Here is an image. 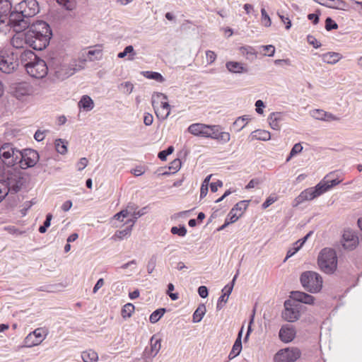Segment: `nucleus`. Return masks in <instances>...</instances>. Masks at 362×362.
I'll list each match as a JSON object with an SVG mask.
<instances>
[{"label": "nucleus", "instance_id": "obj_5", "mask_svg": "<svg viewBox=\"0 0 362 362\" xmlns=\"http://www.w3.org/2000/svg\"><path fill=\"white\" fill-rule=\"evenodd\" d=\"M21 156V151L11 143H4L0 146V158L4 164L8 167L18 164Z\"/></svg>", "mask_w": 362, "mask_h": 362}, {"label": "nucleus", "instance_id": "obj_45", "mask_svg": "<svg viewBox=\"0 0 362 362\" xmlns=\"http://www.w3.org/2000/svg\"><path fill=\"white\" fill-rule=\"evenodd\" d=\"M215 139L223 143H227L230 140V135L228 132H220V129H218Z\"/></svg>", "mask_w": 362, "mask_h": 362}, {"label": "nucleus", "instance_id": "obj_54", "mask_svg": "<svg viewBox=\"0 0 362 362\" xmlns=\"http://www.w3.org/2000/svg\"><path fill=\"white\" fill-rule=\"evenodd\" d=\"M173 151H174L173 146H170L166 150L160 151L158 153V156L161 160H165L167 158V156L168 155L171 154L173 152Z\"/></svg>", "mask_w": 362, "mask_h": 362}, {"label": "nucleus", "instance_id": "obj_1", "mask_svg": "<svg viewBox=\"0 0 362 362\" xmlns=\"http://www.w3.org/2000/svg\"><path fill=\"white\" fill-rule=\"evenodd\" d=\"M11 4L8 0H0V30L10 26L14 31H23L29 27L30 23L21 11L16 7V11L11 12Z\"/></svg>", "mask_w": 362, "mask_h": 362}, {"label": "nucleus", "instance_id": "obj_25", "mask_svg": "<svg viewBox=\"0 0 362 362\" xmlns=\"http://www.w3.org/2000/svg\"><path fill=\"white\" fill-rule=\"evenodd\" d=\"M291 296L296 301L308 305H313L315 302V298L313 296L302 291H293Z\"/></svg>", "mask_w": 362, "mask_h": 362}, {"label": "nucleus", "instance_id": "obj_61", "mask_svg": "<svg viewBox=\"0 0 362 362\" xmlns=\"http://www.w3.org/2000/svg\"><path fill=\"white\" fill-rule=\"evenodd\" d=\"M307 39L308 43L312 45L315 48H319L320 47H321V43L319 41H317L315 37L312 35H308Z\"/></svg>", "mask_w": 362, "mask_h": 362}, {"label": "nucleus", "instance_id": "obj_48", "mask_svg": "<svg viewBox=\"0 0 362 362\" xmlns=\"http://www.w3.org/2000/svg\"><path fill=\"white\" fill-rule=\"evenodd\" d=\"M170 232L174 235H178L180 237H184L187 233V229L184 226H180V228L173 226L171 228Z\"/></svg>", "mask_w": 362, "mask_h": 362}, {"label": "nucleus", "instance_id": "obj_57", "mask_svg": "<svg viewBox=\"0 0 362 362\" xmlns=\"http://www.w3.org/2000/svg\"><path fill=\"white\" fill-rule=\"evenodd\" d=\"M145 209H146V208H143V209H141V210H139L138 211H134L133 213H132L133 218L128 220L127 221V223L132 224V221H135V222H136L138 218H139L141 216L145 214V213H146L145 212Z\"/></svg>", "mask_w": 362, "mask_h": 362}, {"label": "nucleus", "instance_id": "obj_8", "mask_svg": "<svg viewBox=\"0 0 362 362\" xmlns=\"http://www.w3.org/2000/svg\"><path fill=\"white\" fill-rule=\"evenodd\" d=\"M6 179H2L5 182L8 189V193L16 194L21 190L25 183V178L20 170L16 169L8 170L5 173Z\"/></svg>", "mask_w": 362, "mask_h": 362}, {"label": "nucleus", "instance_id": "obj_58", "mask_svg": "<svg viewBox=\"0 0 362 362\" xmlns=\"http://www.w3.org/2000/svg\"><path fill=\"white\" fill-rule=\"evenodd\" d=\"M277 14H278V16L279 17V18L281 19V22L286 25V29L289 30L292 25L291 21L289 19V18L284 16L283 14H281L279 12L277 13Z\"/></svg>", "mask_w": 362, "mask_h": 362}, {"label": "nucleus", "instance_id": "obj_14", "mask_svg": "<svg viewBox=\"0 0 362 362\" xmlns=\"http://www.w3.org/2000/svg\"><path fill=\"white\" fill-rule=\"evenodd\" d=\"M301 355V352L298 348H291L281 349L277 352L275 356L276 362H295Z\"/></svg>", "mask_w": 362, "mask_h": 362}, {"label": "nucleus", "instance_id": "obj_24", "mask_svg": "<svg viewBox=\"0 0 362 362\" xmlns=\"http://www.w3.org/2000/svg\"><path fill=\"white\" fill-rule=\"evenodd\" d=\"M285 310L282 313L283 318L288 322H295L300 317V312L296 305L288 307L287 301L284 303Z\"/></svg>", "mask_w": 362, "mask_h": 362}, {"label": "nucleus", "instance_id": "obj_19", "mask_svg": "<svg viewBox=\"0 0 362 362\" xmlns=\"http://www.w3.org/2000/svg\"><path fill=\"white\" fill-rule=\"evenodd\" d=\"M249 201L243 200L237 203L230 211L226 218L233 223L236 222L242 216L248 206Z\"/></svg>", "mask_w": 362, "mask_h": 362}, {"label": "nucleus", "instance_id": "obj_22", "mask_svg": "<svg viewBox=\"0 0 362 362\" xmlns=\"http://www.w3.org/2000/svg\"><path fill=\"white\" fill-rule=\"evenodd\" d=\"M151 348L148 349V348H146V349L144 351V358H153L155 357L159 352L161 348V340L160 339H156L155 335H153L151 338Z\"/></svg>", "mask_w": 362, "mask_h": 362}, {"label": "nucleus", "instance_id": "obj_55", "mask_svg": "<svg viewBox=\"0 0 362 362\" xmlns=\"http://www.w3.org/2000/svg\"><path fill=\"white\" fill-rule=\"evenodd\" d=\"M338 28V25L329 17L327 18L325 21V29L327 31L335 30Z\"/></svg>", "mask_w": 362, "mask_h": 362}, {"label": "nucleus", "instance_id": "obj_51", "mask_svg": "<svg viewBox=\"0 0 362 362\" xmlns=\"http://www.w3.org/2000/svg\"><path fill=\"white\" fill-rule=\"evenodd\" d=\"M302 150H303L302 145L300 143L296 144L293 146V148L290 152L289 156L286 159V161H288L291 159V158H292L297 153H300L302 151Z\"/></svg>", "mask_w": 362, "mask_h": 362}, {"label": "nucleus", "instance_id": "obj_15", "mask_svg": "<svg viewBox=\"0 0 362 362\" xmlns=\"http://www.w3.org/2000/svg\"><path fill=\"white\" fill-rule=\"evenodd\" d=\"M47 333L42 328L35 329L29 333L24 339V347H33L40 344L45 339Z\"/></svg>", "mask_w": 362, "mask_h": 362}, {"label": "nucleus", "instance_id": "obj_53", "mask_svg": "<svg viewBox=\"0 0 362 362\" xmlns=\"http://www.w3.org/2000/svg\"><path fill=\"white\" fill-rule=\"evenodd\" d=\"M119 88L121 89L123 88L124 92L125 93L130 94L132 93V91L134 90V85L131 82L127 81V82L121 83L119 85Z\"/></svg>", "mask_w": 362, "mask_h": 362}, {"label": "nucleus", "instance_id": "obj_9", "mask_svg": "<svg viewBox=\"0 0 362 362\" xmlns=\"http://www.w3.org/2000/svg\"><path fill=\"white\" fill-rule=\"evenodd\" d=\"M18 55L6 50L0 51V70L5 74L13 72L18 66Z\"/></svg>", "mask_w": 362, "mask_h": 362}, {"label": "nucleus", "instance_id": "obj_6", "mask_svg": "<svg viewBox=\"0 0 362 362\" xmlns=\"http://www.w3.org/2000/svg\"><path fill=\"white\" fill-rule=\"evenodd\" d=\"M167 99V96L161 93H156L152 95V106L156 116L161 120L166 119L170 114V105Z\"/></svg>", "mask_w": 362, "mask_h": 362}, {"label": "nucleus", "instance_id": "obj_10", "mask_svg": "<svg viewBox=\"0 0 362 362\" xmlns=\"http://www.w3.org/2000/svg\"><path fill=\"white\" fill-rule=\"evenodd\" d=\"M25 69L31 77L42 78L47 76L49 67L44 60L37 57L35 60L25 63Z\"/></svg>", "mask_w": 362, "mask_h": 362}, {"label": "nucleus", "instance_id": "obj_16", "mask_svg": "<svg viewBox=\"0 0 362 362\" xmlns=\"http://www.w3.org/2000/svg\"><path fill=\"white\" fill-rule=\"evenodd\" d=\"M17 6L18 9L21 11L26 18L35 16L40 11L38 2L36 0H23Z\"/></svg>", "mask_w": 362, "mask_h": 362}, {"label": "nucleus", "instance_id": "obj_42", "mask_svg": "<svg viewBox=\"0 0 362 362\" xmlns=\"http://www.w3.org/2000/svg\"><path fill=\"white\" fill-rule=\"evenodd\" d=\"M166 310L165 308H159L156 310L153 311L149 317V320L151 323L157 322L165 314Z\"/></svg>", "mask_w": 362, "mask_h": 362}, {"label": "nucleus", "instance_id": "obj_40", "mask_svg": "<svg viewBox=\"0 0 362 362\" xmlns=\"http://www.w3.org/2000/svg\"><path fill=\"white\" fill-rule=\"evenodd\" d=\"M248 120L249 118L248 116L247 115L239 117L233 122V127L236 129L238 132H240L245 127Z\"/></svg>", "mask_w": 362, "mask_h": 362}, {"label": "nucleus", "instance_id": "obj_33", "mask_svg": "<svg viewBox=\"0 0 362 362\" xmlns=\"http://www.w3.org/2000/svg\"><path fill=\"white\" fill-rule=\"evenodd\" d=\"M327 177H325L324 180L320 181L318 184L321 185L322 187L321 189L322 194L330 189L334 186H336L340 182V180L337 179L333 180H326Z\"/></svg>", "mask_w": 362, "mask_h": 362}, {"label": "nucleus", "instance_id": "obj_36", "mask_svg": "<svg viewBox=\"0 0 362 362\" xmlns=\"http://www.w3.org/2000/svg\"><path fill=\"white\" fill-rule=\"evenodd\" d=\"M206 311V308L204 304H201L196 309L194 313H193V322H199L202 318L204 317Z\"/></svg>", "mask_w": 362, "mask_h": 362}, {"label": "nucleus", "instance_id": "obj_34", "mask_svg": "<svg viewBox=\"0 0 362 362\" xmlns=\"http://www.w3.org/2000/svg\"><path fill=\"white\" fill-rule=\"evenodd\" d=\"M253 139L260 141H269L271 139L270 133L263 129H257L252 132Z\"/></svg>", "mask_w": 362, "mask_h": 362}, {"label": "nucleus", "instance_id": "obj_56", "mask_svg": "<svg viewBox=\"0 0 362 362\" xmlns=\"http://www.w3.org/2000/svg\"><path fill=\"white\" fill-rule=\"evenodd\" d=\"M157 259L155 256H152L147 264V271L148 274L153 273L156 268Z\"/></svg>", "mask_w": 362, "mask_h": 362}, {"label": "nucleus", "instance_id": "obj_41", "mask_svg": "<svg viewBox=\"0 0 362 362\" xmlns=\"http://www.w3.org/2000/svg\"><path fill=\"white\" fill-rule=\"evenodd\" d=\"M219 129V127L217 125L206 124V129H205L206 134H204V137L215 139Z\"/></svg>", "mask_w": 362, "mask_h": 362}, {"label": "nucleus", "instance_id": "obj_27", "mask_svg": "<svg viewBox=\"0 0 362 362\" xmlns=\"http://www.w3.org/2000/svg\"><path fill=\"white\" fill-rule=\"evenodd\" d=\"M243 327H242L240 331L239 332L238 338L236 339V340L233 346L232 350L230 351V352L228 355V358L230 360L238 356L240 354V353L241 352V350H242L241 337H242V334H243Z\"/></svg>", "mask_w": 362, "mask_h": 362}, {"label": "nucleus", "instance_id": "obj_13", "mask_svg": "<svg viewBox=\"0 0 362 362\" xmlns=\"http://www.w3.org/2000/svg\"><path fill=\"white\" fill-rule=\"evenodd\" d=\"M322 186L317 184L314 187L303 190L293 201V206H297L305 201H310L322 194Z\"/></svg>", "mask_w": 362, "mask_h": 362}, {"label": "nucleus", "instance_id": "obj_52", "mask_svg": "<svg viewBox=\"0 0 362 362\" xmlns=\"http://www.w3.org/2000/svg\"><path fill=\"white\" fill-rule=\"evenodd\" d=\"M8 194V189L7 188L5 182L0 180V202L6 197Z\"/></svg>", "mask_w": 362, "mask_h": 362}, {"label": "nucleus", "instance_id": "obj_60", "mask_svg": "<svg viewBox=\"0 0 362 362\" xmlns=\"http://www.w3.org/2000/svg\"><path fill=\"white\" fill-rule=\"evenodd\" d=\"M4 230L8 231V233H9L10 234H12V235H20L23 233L22 231L19 230L18 228H16L14 226H6L4 228Z\"/></svg>", "mask_w": 362, "mask_h": 362}, {"label": "nucleus", "instance_id": "obj_29", "mask_svg": "<svg viewBox=\"0 0 362 362\" xmlns=\"http://www.w3.org/2000/svg\"><path fill=\"white\" fill-rule=\"evenodd\" d=\"M282 120V114L281 112H272L268 117V122L270 127L274 130H279L280 122Z\"/></svg>", "mask_w": 362, "mask_h": 362}, {"label": "nucleus", "instance_id": "obj_62", "mask_svg": "<svg viewBox=\"0 0 362 362\" xmlns=\"http://www.w3.org/2000/svg\"><path fill=\"white\" fill-rule=\"evenodd\" d=\"M354 6L353 7L355 11L362 17V1L351 0Z\"/></svg>", "mask_w": 362, "mask_h": 362}, {"label": "nucleus", "instance_id": "obj_59", "mask_svg": "<svg viewBox=\"0 0 362 362\" xmlns=\"http://www.w3.org/2000/svg\"><path fill=\"white\" fill-rule=\"evenodd\" d=\"M206 57L207 63L209 64H211L216 60V54L214 52L208 50L206 52Z\"/></svg>", "mask_w": 362, "mask_h": 362}, {"label": "nucleus", "instance_id": "obj_26", "mask_svg": "<svg viewBox=\"0 0 362 362\" xmlns=\"http://www.w3.org/2000/svg\"><path fill=\"white\" fill-rule=\"evenodd\" d=\"M324 63L328 64H335L342 59V55L339 52H329L321 55Z\"/></svg>", "mask_w": 362, "mask_h": 362}, {"label": "nucleus", "instance_id": "obj_17", "mask_svg": "<svg viewBox=\"0 0 362 362\" xmlns=\"http://www.w3.org/2000/svg\"><path fill=\"white\" fill-rule=\"evenodd\" d=\"M16 34L11 40V45L16 49H23L25 45H28L33 48L31 42L33 38L28 36V32L23 33L22 31H15Z\"/></svg>", "mask_w": 362, "mask_h": 362}, {"label": "nucleus", "instance_id": "obj_44", "mask_svg": "<svg viewBox=\"0 0 362 362\" xmlns=\"http://www.w3.org/2000/svg\"><path fill=\"white\" fill-rule=\"evenodd\" d=\"M57 2L68 11H72L76 7L75 0H56Z\"/></svg>", "mask_w": 362, "mask_h": 362}, {"label": "nucleus", "instance_id": "obj_3", "mask_svg": "<svg viewBox=\"0 0 362 362\" xmlns=\"http://www.w3.org/2000/svg\"><path fill=\"white\" fill-rule=\"evenodd\" d=\"M317 264L322 272L327 274H333L337 268L336 251L330 247L323 248L317 257Z\"/></svg>", "mask_w": 362, "mask_h": 362}, {"label": "nucleus", "instance_id": "obj_37", "mask_svg": "<svg viewBox=\"0 0 362 362\" xmlns=\"http://www.w3.org/2000/svg\"><path fill=\"white\" fill-rule=\"evenodd\" d=\"M21 61L23 65H25V63L28 62L35 60L37 57L35 54L31 50H24L21 54Z\"/></svg>", "mask_w": 362, "mask_h": 362}, {"label": "nucleus", "instance_id": "obj_35", "mask_svg": "<svg viewBox=\"0 0 362 362\" xmlns=\"http://www.w3.org/2000/svg\"><path fill=\"white\" fill-rule=\"evenodd\" d=\"M134 223L135 221H132V224H131L129 227H127L125 229L122 230H117L114 235L113 238L115 240H121L130 236Z\"/></svg>", "mask_w": 362, "mask_h": 362}, {"label": "nucleus", "instance_id": "obj_31", "mask_svg": "<svg viewBox=\"0 0 362 362\" xmlns=\"http://www.w3.org/2000/svg\"><path fill=\"white\" fill-rule=\"evenodd\" d=\"M226 66L232 73L240 74L247 71L243 64L237 62H228L226 64Z\"/></svg>", "mask_w": 362, "mask_h": 362}, {"label": "nucleus", "instance_id": "obj_20", "mask_svg": "<svg viewBox=\"0 0 362 362\" xmlns=\"http://www.w3.org/2000/svg\"><path fill=\"white\" fill-rule=\"evenodd\" d=\"M103 49L102 46L97 45L93 47H90L88 51H85L81 54V59L83 61L93 62L95 60H100L103 57Z\"/></svg>", "mask_w": 362, "mask_h": 362}, {"label": "nucleus", "instance_id": "obj_30", "mask_svg": "<svg viewBox=\"0 0 362 362\" xmlns=\"http://www.w3.org/2000/svg\"><path fill=\"white\" fill-rule=\"evenodd\" d=\"M78 107L85 111H90L94 108V102L90 96L85 95L79 100Z\"/></svg>", "mask_w": 362, "mask_h": 362}, {"label": "nucleus", "instance_id": "obj_18", "mask_svg": "<svg viewBox=\"0 0 362 362\" xmlns=\"http://www.w3.org/2000/svg\"><path fill=\"white\" fill-rule=\"evenodd\" d=\"M341 243L345 249L352 250L357 247L359 240L354 231L347 229L343 233Z\"/></svg>", "mask_w": 362, "mask_h": 362}, {"label": "nucleus", "instance_id": "obj_4", "mask_svg": "<svg viewBox=\"0 0 362 362\" xmlns=\"http://www.w3.org/2000/svg\"><path fill=\"white\" fill-rule=\"evenodd\" d=\"M300 281L303 287L312 293L320 292L322 288V278L315 272L306 271L303 272Z\"/></svg>", "mask_w": 362, "mask_h": 362}, {"label": "nucleus", "instance_id": "obj_12", "mask_svg": "<svg viewBox=\"0 0 362 362\" xmlns=\"http://www.w3.org/2000/svg\"><path fill=\"white\" fill-rule=\"evenodd\" d=\"M40 158L38 153L33 149H24L21 151V156L18 163L22 169L33 167Z\"/></svg>", "mask_w": 362, "mask_h": 362}, {"label": "nucleus", "instance_id": "obj_49", "mask_svg": "<svg viewBox=\"0 0 362 362\" xmlns=\"http://www.w3.org/2000/svg\"><path fill=\"white\" fill-rule=\"evenodd\" d=\"M261 15H262V21L264 25L266 27H270L272 25V20L264 8L261 9Z\"/></svg>", "mask_w": 362, "mask_h": 362}, {"label": "nucleus", "instance_id": "obj_21", "mask_svg": "<svg viewBox=\"0 0 362 362\" xmlns=\"http://www.w3.org/2000/svg\"><path fill=\"white\" fill-rule=\"evenodd\" d=\"M310 114L313 118L325 122L338 121L339 119L336 115L322 109L313 110Z\"/></svg>", "mask_w": 362, "mask_h": 362}, {"label": "nucleus", "instance_id": "obj_28", "mask_svg": "<svg viewBox=\"0 0 362 362\" xmlns=\"http://www.w3.org/2000/svg\"><path fill=\"white\" fill-rule=\"evenodd\" d=\"M205 129H206V124L201 123L192 124L189 125L187 129L190 134L197 136L202 137H204V134H206Z\"/></svg>", "mask_w": 362, "mask_h": 362}, {"label": "nucleus", "instance_id": "obj_47", "mask_svg": "<svg viewBox=\"0 0 362 362\" xmlns=\"http://www.w3.org/2000/svg\"><path fill=\"white\" fill-rule=\"evenodd\" d=\"M238 276V272L236 273V274L234 276L232 281H231V284H228L226 285L222 290V292H223V293L225 295H226L228 297H229V296L230 295L232 291H233V286H234V284H235V281L237 279Z\"/></svg>", "mask_w": 362, "mask_h": 362}, {"label": "nucleus", "instance_id": "obj_43", "mask_svg": "<svg viewBox=\"0 0 362 362\" xmlns=\"http://www.w3.org/2000/svg\"><path fill=\"white\" fill-rule=\"evenodd\" d=\"M55 148L60 154H65L67 152V142L61 139L55 141Z\"/></svg>", "mask_w": 362, "mask_h": 362}, {"label": "nucleus", "instance_id": "obj_39", "mask_svg": "<svg viewBox=\"0 0 362 362\" xmlns=\"http://www.w3.org/2000/svg\"><path fill=\"white\" fill-rule=\"evenodd\" d=\"M135 310V307L132 303H128L125 304L121 311L122 316L124 319L132 317Z\"/></svg>", "mask_w": 362, "mask_h": 362}, {"label": "nucleus", "instance_id": "obj_50", "mask_svg": "<svg viewBox=\"0 0 362 362\" xmlns=\"http://www.w3.org/2000/svg\"><path fill=\"white\" fill-rule=\"evenodd\" d=\"M181 160L179 158L173 160L169 166V170H172L173 173L177 172L181 168Z\"/></svg>", "mask_w": 362, "mask_h": 362}, {"label": "nucleus", "instance_id": "obj_23", "mask_svg": "<svg viewBox=\"0 0 362 362\" xmlns=\"http://www.w3.org/2000/svg\"><path fill=\"white\" fill-rule=\"evenodd\" d=\"M296 334V330L292 325H285L280 329L279 335L282 341L288 343L293 340Z\"/></svg>", "mask_w": 362, "mask_h": 362}, {"label": "nucleus", "instance_id": "obj_64", "mask_svg": "<svg viewBox=\"0 0 362 362\" xmlns=\"http://www.w3.org/2000/svg\"><path fill=\"white\" fill-rule=\"evenodd\" d=\"M88 160L86 158H81L77 163L78 170L79 171L83 170L88 165Z\"/></svg>", "mask_w": 362, "mask_h": 362}, {"label": "nucleus", "instance_id": "obj_11", "mask_svg": "<svg viewBox=\"0 0 362 362\" xmlns=\"http://www.w3.org/2000/svg\"><path fill=\"white\" fill-rule=\"evenodd\" d=\"M10 91L15 98L21 100L25 96L32 95L34 93V88L30 83L23 81L12 83Z\"/></svg>", "mask_w": 362, "mask_h": 362}, {"label": "nucleus", "instance_id": "obj_46", "mask_svg": "<svg viewBox=\"0 0 362 362\" xmlns=\"http://www.w3.org/2000/svg\"><path fill=\"white\" fill-rule=\"evenodd\" d=\"M128 54H132V57L131 56L129 57V59L132 60L134 59V56L135 55V52H134V49L133 46H132V45L127 46L124 48L123 52H119L118 54V57L119 58H124Z\"/></svg>", "mask_w": 362, "mask_h": 362}, {"label": "nucleus", "instance_id": "obj_7", "mask_svg": "<svg viewBox=\"0 0 362 362\" xmlns=\"http://www.w3.org/2000/svg\"><path fill=\"white\" fill-rule=\"evenodd\" d=\"M49 67L51 72L59 80H64L73 75L74 70L61 58H52L49 62Z\"/></svg>", "mask_w": 362, "mask_h": 362}, {"label": "nucleus", "instance_id": "obj_32", "mask_svg": "<svg viewBox=\"0 0 362 362\" xmlns=\"http://www.w3.org/2000/svg\"><path fill=\"white\" fill-rule=\"evenodd\" d=\"M81 358L83 362H96L98 361V354L93 349H88L83 351Z\"/></svg>", "mask_w": 362, "mask_h": 362}, {"label": "nucleus", "instance_id": "obj_38", "mask_svg": "<svg viewBox=\"0 0 362 362\" xmlns=\"http://www.w3.org/2000/svg\"><path fill=\"white\" fill-rule=\"evenodd\" d=\"M142 75L146 78L155 80L158 82L162 83L165 81L163 76L158 72L146 71L142 72Z\"/></svg>", "mask_w": 362, "mask_h": 362}, {"label": "nucleus", "instance_id": "obj_63", "mask_svg": "<svg viewBox=\"0 0 362 362\" xmlns=\"http://www.w3.org/2000/svg\"><path fill=\"white\" fill-rule=\"evenodd\" d=\"M153 122V117L150 113H145L144 116V123L146 126H150Z\"/></svg>", "mask_w": 362, "mask_h": 362}, {"label": "nucleus", "instance_id": "obj_2", "mask_svg": "<svg viewBox=\"0 0 362 362\" xmlns=\"http://www.w3.org/2000/svg\"><path fill=\"white\" fill-rule=\"evenodd\" d=\"M28 36L33 38V48L36 50H42L49 44L52 35L49 25L45 21H37L33 23L28 28Z\"/></svg>", "mask_w": 362, "mask_h": 362}]
</instances>
